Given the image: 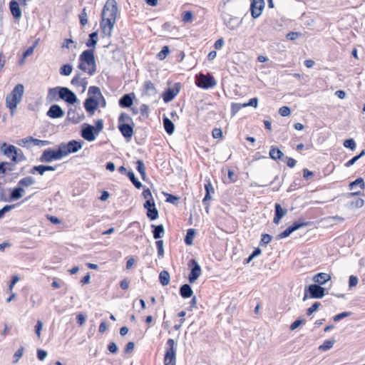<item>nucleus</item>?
<instances>
[{
	"instance_id": "58836bf2",
	"label": "nucleus",
	"mask_w": 365,
	"mask_h": 365,
	"mask_svg": "<svg viewBox=\"0 0 365 365\" xmlns=\"http://www.w3.org/2000/svg\"><path fill=\"white\" fill-rule=\"evenodd\" d=\"M88 94L91 96V95L96 96L97 98H101L105 102V98L103 96V94L100 90V88L97 86H90L88 88Z\"/></svg>"
},
{
	"instance_id": "4d7b16f0",
	"label": "nucleus",
	"mask_w": 365,
	"mask_h": 365,
	"mask_svg": "<svg viewBox=\"0 0 365 365\" xmlns=\"http://www.w3.org/2000/svg\"><path fill=\"white\" fill-rule=\"evenodd\" d=\"M35 172H38V174H40L41 175H43V173L46 172L44 165H39L34 166L32 168V169L31 170L30 173L31 174H35Z\"/></svg>"
},
{
	"instance_id": "4c0bfd02",
	"label": "nucleus",
	"mask_w": 365,
	"mask_h": 365,
	"mask_svg": "<svg viewBox=\"0 0 365 365\" xmlns=\"http://www.w3.org/2000/svg\"><path fill=\"white\" fill-rule=\"evenodd\" d=\"M196 233L195 229L190 228L187 230L184 242L187 245H192L193 244V238Z\"/></svg>"
},
{
	"instance_id": "9d476101",
	"label": "nucleus",
	"mask_w": 365,
	"mask_h": 365,
	"mask_svg": "<svg viewBox=\"0 0 365 365\" xmlns=\"http://www.w3.org/2000/svg\"><path fill=\"white\" fill-rule=\"evenodd\" d=\"M222 19L226 26L232 31L237 29L242 24V19L239 20L237 17L232 16L226 12L222 13Z\"/></svg>"
},
{
	"instance_id": "9b49d317",
	"label": "nucleus",
	"mask_w": 365,
	"mask_h": 365,
	"mask_svg": "<svg viewBox=\"0 0 365 365\" xmlns=\"http://www.w3.org/2000/svg\"><path fill=\"white\" fill-rule=\"evenodd\" d=\"M188 267L190 268V272L188 275L190 283H194L201 274V267L195 259H191L188 262Z\"/></svg>"
},
{
	"instance_id": "f03ea898",
	"label": "nucleus",
	"mask_w": 365,
	"mask_h": 365,
	"mask_svg": "<svg viewBox=\"0 0 365 365\" xmlns=\"http://www.w3.org/2000/svg\"><path fill=\"white\" fill-rule=\"evenodd\" d=\"M78 68L84 72H87L91 76L96 73V62L93 49H87L81 53L79 56Z\"/></svg>"
},
{
	"instance_id": "aec40b11",
	"label": "nucleus",
	"mask_w": 365,
	"mask_h": 365,
	"mask_svg": "<svg viewBox=\"0 0 365 365\" xmlns=\"http://www.w3.org/2000/svg\"><path fill=\"white\" fill-rule=\"evenodd\" d=\"M71 83L76 87H82V92H84L87 87L88 81L86 78H81V73H77L72 78Z\"/></svg>"
},
{
	"instance_id": "de8ad7c7",
	"label": "nucleus",
	"mask_w": 365,
	"mask_h": 365,
	"mask_svg": "<svg viewBox=\"0 0 365 365\" xmlns=\"http://www.w3.org/2000/svg\"><path fill=\"white\" fill-rule=\"evenodd\" d=\"M272 239V236L269 234H262L261 236V240L259 242L260 246L267 245Z\"/></svg>"
},
{
	"instance_id": "c9c22d12",
	"label": "nucleus",
	"mask_w": 365,
	"mask_h": 365,
	"mask_svg": "<svg viewBox=\"0 0 365 365\" xmlns=\"http://www.w3.org/2000/svg\"><path fill=\"white\" fill-rule=\"evenodd\" d=\"M312 224L310 221L302 222L301 220L294 222L289 227L293 232L304 227L310 226Z\"/></svg>"
},
{
	"instance_id": "1a4fd4ad",
	"label": "nucleus",
	"mask_w": 365,
	"mask_h": 365,
	"mask_svg": "<svg viewBox=\"0 0 365 365\" xmlns=\"http://www.w3.org/2000/svg\"><path fill=\"white\" fill-rule=\"evenodd\" d=\"M82 141L72 140L68 142L67 143H61L59 145L63 152V156L66 157L70 153H74L78 152L80 149L82 148Z\"/></svg>"
},
{
	"instance_id": "a19ab883",
	"label": "nucleus",
	"mask_w": 365,
	"mask_h": 365,
	"mask_svg": "<svg viewBox=\"0 0 365 365\" xmlns=\"http://www.w3.org/2000/svg\"><path fill=\"white\" fill-rule=\"evenodd\" d=\"M336 340L334 339L325 340L322 345L319 346V349L322 351H327L333 347Z\"/></svg>"
},
{
	"instance_id": "c756f323",
	"label": "nucleus",
	"mask_w": 365,
	"mask_h": 365,
	"mask_svg": "<svg viewBox=\"0 0 365 365\" xmlns=\"http://www.w3.org/2000/svg\"><path fill=\"white\" fill-rule=\"evenodd\" d=\"M134 96V94L132 93ZM133 104V98L131 94H125L119 100V106L122 108H129Z\"/></svg>"
},
{
	"instance_id": "4468645a",
	"label": "nucleus",
	"mask_w": 365,
	"mask_h": 365,
	"mask_svg": "<svg viewBox=\"0 0 365 365\" xmlns=\"http://www.w3.org/2000/svg\"><path fill=\"white\" fill-rule=\"evenodd\" d=\"M264 8V0H250V11L253 19L259 18Z\"/></svg>"
},
{
	"instance_id": "774afa93",
	"label": "nucleus",
	"mask_w": 365,
	"mask_h": 365,
	"mask_svg": "<svg viewBox=\"0 0 365 365\" xmlns=\"http://www.w3.org/2000/svg\"><path fill=\"white\" fill-rule=\"evenodd\" d=\"M212 137L215 139L222 138V131L220 128H215L212 132Z\"/></svg>"
},
{
	"instance_id": "6ab92c4d",
	"label": "nucleus",
	"mask_w": 365,
	"mask_h": 365,
	"mask_svg": "<svg viewBox=\"0 0 365 365\" xmlns=\"http://www.w3.org/2000/svg\"><path fill=\"white\" fill-rule=\"evenodd\" d=\"M46 115L51 118H60L64 115V111L60 106L53 104L49 108Z\"/></svg>"
},
{
	"instance_id": "13d9d810",
	"label": "nucleus",
	"mask_w": 365,
	"mask_h": 365,
	"mask_svg": "<svg viewBox=\"0 0 365 365\" xmlns=\"http://www.w3.org/2000/svg\"><path fill=\"white\" fill-rule=\"evenodd\" d=\"M321 306L320 302H315L312 304V305L307 309V314L308 316L312 315L314 312H316L319 307Z\"/></svg>"
},
{
	"instance_id": "09e8293b",
	"label": "nucleus",
	"mask_w": 365,
	"mask_h": 365,
	"mask_svg": "<svg viewBox=\"0 0 365 365\" xmlns=\"http://www.w3.org/2000/svg\"><path fill=\"white\" fill-rule=\"evenodd\" d=\"M61 47L66 48H70L71 47H73V48H76L77 42L73 41L71 38H66L64 40Z\"/></svg>"
},
{
	"instance_id": "7c9ffc66",
	"label": "nucleus",
	"mask_w": 365,
	"mask_h": 365,
	"mask_svg": "<svg viewBox=\"0 0 365 365\" xmlns=\"http://www.w3.org/2000/svg\"><path fill=\"white\" fill-rule=\"evenodd\" d=\"M205 195L202 200V203L204 205L208 206L207 201L211 199V192H214V188L210 182V181H207L206 184H205Z\"/></svg>"
},
{
	"instance_id": "a211bd4d",
	"label": "nucleus",
	"mask_w": 365,
	"mask_h": 365,
	"mask_svg": "<svg viewBox=\"0 0 365 365\" xmlns=\"http://www.w3.org/2000/svg\"><path fill=\"white\" fill-rule=\"evenodd\" d=\"M83 105L86 110L88 113L93 114L98 108L99 102L97 98H95L94 96H89L86 99Z\"/></svg>"
},
{
	"instance_id": "39448f33",
	"label": "nucleus",
	"mask_w": 365,
	"mask_h": 365,
	"mask_svg": "<svg viewBox=\"0 0 365 365\" xmlns=\"http://www.w3.org/2000/svg\"><path fill=\"white\" fill-rule=\"evenodd\" d=\"M167 346L168 348L166 349L164 356V364L175 365L177 344L173 339H168Z\"/></svg>"
},
{
	"instance_id": "79ce46f5",
	"label": "nucleus",
	"mask_w": 365,
	"mask_h": 365,
	"mask_svg": "<svg viewBox=\"0 0 365 365\" xmlns=\"http://www.w3.org/2000/svg\"><path fill=\"white\" fill-rule=\"evenodd\" d=\"M72 71H73L72 66L69 63H67V64L63 65L60 68L59 72H60L61 75L67 76H69L72 73Z\"/></svg>"
},
{
	"instance_id": "0eeeda50",
	"label": "nucleus",
	"mask_w": 365,
	"mask_h": 365,
	"mask_svg": "<svg viewBox=\"0 0 365 365\" xmlns=\"http://www.w3.org/2000/svg\"><path fill=\"white\" fill-rule=\"evenodd\" d=\"M63 158H64V156L59 145L57 150L48 148L43 150L39 160L42 163H51L53 160H60Z\"/></svg>"
},
{
	"instance_id": "c85d7f7f",
	"label": "nucleus",
	"mask_w": 365,
	"mask_h": 365,
	"mask_svg": "<svg viewBox=\"0 0 365 365\" xmlns=\"http://www.w3.org/2000/svg\"><path fill=\"white\" fill-rule=\"evenodd\" d=\"M180 294L182 298L187 299L192 297L193 291L188 284H184L180 287Z\"/></svg>"
},
{
	"instance_id": "864d4df0",
	"label": "nucleus",
	"mask_w": 365,
	"mask_h": 365,
	"mask_svg": "<svg viewBox=\"0 0 365 365\" xmlns=\"http://www.w3.org/2000/svg\"><path fill=\"white\" fill-rule=\"evenodd\" d=\"M242 108H245V106H244V103H232L231 105L232 115H235Z\"/></svg>"
},
{
	"instance_id": "f257e3e1",
	"label": "nucleus",
	"mask_w": 365,
	"mask_h": 365,
	"mask_svg": "<svg viewBox=\"0 0 365 365\" xmlns=\"http://www.w3.org/2000/svg\"><path fill=\"white\" fill-rule=\"evenodd\" d=\"M118 12L115 0H107L103 7L101 21V29L104 36H110L115 23Z\"/></svg>"
},
{
	"instance_id": "dca6fc26",
	"label": "nucleus",
	"mask_w": 365,
	"mask_h": 365,
	"mask_svg": "<svg viewBox=\"0 0 365 365\" xmlns=\"http://www.w3.org/2000/svg\"><path fill=\"white\" fill-rule=\"evenodd\" d=\"M216 85V81L213 76H207L202 74L200 79L197 80L196 86L203 89H209L213 88Z\"/></svg>"
},
{
	"instance_id": "a18cd8bd",
	"label": "nucleus",
	"mask_w": 365,
	"mask_h": 365,
	"mask_svg": "<svg viewBox=\"0 0 365 365\" xmlns=\"http://www.w3.org/2000/svg\"><path fill=\"white\" fill-rule=\"evenodd\" d=\"M80 24L81 26H85L88 23V14L86 13V8H83L81 13L78 15Z\"/></svg>"
},
{
	"instance_id": "c03bdc74",
	"label": "nucleus",
	"mask_w": 365,
	"mask_h": 365,
	"mask_svg": "<svg viewBox=\"0 0 365 365\" xmlns=\"http://www.w3.org/2000/svg\"><path fill=\"white\" fill-rule=\"evenodd\" d=\"M170 53V48L168 46H164L161 51L157 54V57L160 60H164Z\"/></svg>"
},
{
	"instance_id": "052dcab7",
	"label": "nucleus",
	"mask_w": 365,
	"mask_h": 365,
	"mask_svg": "<svg viewBox=\"0 0 365 365\" xmlns=\"http://www.w3.org/2000/svg\"><path fill=\"white\" fill-rule=\"evenodd\" d=\"M279 114L283 117H287L290 115L291 109L289 107L284 106L281 107L278 111Z\"/></svg>"
},
{
	"instance_id": "5701e85b",
	"label": "nucleus",
	"mask_w": 365,
	"mask_h": 365,
	"mask_svg": "<svg viewBox=\"0 0 365 365\" xmlns=\"http://www.w3.org/2000/svg\"><path fill=\"white\" fill-rule=\"evenodd\" d=\"M118 129L121 132L122 135L126 138H130L133 133V125L130 123L123 122L119 123Z\"/></svg>"
},
{
	"instance_id": "bb28decb",
	"label": "nucleus",
	"mask_w": 365,
	"mask_h": 365,
	"mask_svg": "<svg viewBox=\"0 0 365 365\" xmlns=\"http://www.w3.org/2000/svg\"><path fill=\"white\" fill-rule=\"evenodd\" d=\"M152 233L153 238L155 240H160L165 234V229L162 224L160 225H151Z\"/></svg>"
},
{
	"instance_id": "6e6552de",
	"label": "nucleus",
	"mask_w": 365,
	"mask_h": 365,
	"mask_svg": "<svg viewBox=\"0 0 365 365\" xmlns=\"http://www.w3.org/2000/svg\"><path fill=\"white\" fill-rule=\"evenodd\" d=\"M3 153L8 158H10L14 162H20L26 159L22 150L12 145L6 146L3 150Z\"/></svg>"
},
{
	"instance_id": "423d86ee",
	"label": "nucleus",
	"mask_w": 365,
	"mask_h": 365,
	"mask_svg": "<svg viewBox=\"0 0 365 365\" xmlns=\"http://www.w3.org/2000/svg\"><path fill=\"white\" fill-rule=\"evenodd\" d=\"M326 293V289L317 284H312L305 287L303 300L309 297L312 299H322Z\"/></svg>"
},
{
	"instance_id": "49530a36",
	"label": "nucleus",
	"mask_w": 365,
	"mask_h": 365,
	"mask_svg": "<svg viewBox=\"0 0 365 365\" xmlns=\"http://www.w3.org/2000/svg\"><path fill=\"white\" fill-rule=\"evenodd\" d=\"M292 232H294L293 230L289 226L285 230L277 235L275 238L277 240H279L289 237Z\"/></svg>"
},
{
	"instance_id": "a878e982",
	"label": "nucleus",
	"mask_w": 365,
	"mask_h": 365,
	"mask_svg": "<svg viewBox=\"0 0 365 365\" xmlns=\"http://www.w3.org/2000/svg\"><path fill=\"white\" fill-rule=\"evenodd\" d=\"M163 123L165 132L168 135H172L175 132V125L173 122L165 115L163 116Z\"/></svg>"
},
{
	"instance_id": "7ed1b4c3",
	"label": "nucleus",
	"mask_w": 365,
	"mask_h": 365,
	"mask_svg": "<svg viewBox=\"0 0 365 365\" xmlns=\"http://www.w3.org/2000/svg\"><path fill=\"white\" fill-rule=\"evenodd\" d=\"M138 190L143 187L142 192L143 197L145 200L143 207L146 210V215L151 220H155L159 217V212L155 207V202L149 188H146L139 180L138 184Z\"/></svg>"
},
{
	"instance_id": "bf43d9fd",
	"label": "nucleus",
	"mask_w": 365,
	"mask_h": 365,
	"mask_svg": "<svg viewBox=\"0 0 365 365\" xmlns=\"http://www.w3.org/2000/svg\"><path fill=\"white\" fill-rule=\"evenodd\" d=\"M24 351V348L21 346L14 354V364H16L19 361L20 358L23 356Z\"/></svg>"
},
{
	"instance_id": "f3484780",
	"label": "nucleus",
	"mask_w": 365,
	"mask_h": 365,
	"mask_svg": "<svg viewBox=\"0 0 365 365\" xmlns=\"http://www.w3.org/2000/svg\"><path fill=\"white\" fill-rule=\"evenodd\" d=\"M96 135L94 127L89 124H85L81 130V136L87 141L91 142L96 139Z\"/></svg>"
},
{
	"instance_id": "412c9836",
	"label": "nucleus",
	"mask_w": 365,
	"mask_h": 365,
	"mask_svg": "<svg viewBox=\"0 0 365 365\" xmlns=\"http://www.w3.org/2000/svg\"><path fill=\"white\" fill-rule=\"evenodd\" d=\"M269 157L275 161L281 160L284 161L285 157L282 151L277 146L272 145L269 152Z\"/></svg>"
},
{
	"instance_id": "4be33fe9",
	"label": "nucleus",
	"mask_w": 365,
	"mask_h": 365,
	"mask_svg": "<svg viewBox=\"0 0 365 365\" xmlns=\"http://www.w3.org/2000/svg\"><path fill=\"white\" fill-rule=\"evenodd\" d=\"M287 210L284 209L279 203H275L273 222L276 225L279 224L281 219L287 214Z\"/></svg>"
},
{
	"instance_id": "6e6d98bb",
	"label": "nucleus",
	"mask_w": 365,
	"mask_h": 365,
	"mask_svg": "<svg viewBox=\"0 0 365 365\" xmlns=\"http://www.w3.org/2000/svg\"><path fill=\"white\" fill-rule=\"evenodd\" d=\"M306 320L304 319H298L292 323V324L289 327V329L290 330L293 331L297 329L302 324H304Z\"/></svg>"
},
{
	"instance_id": "5fc2aeb1",
	"label": "nucleus",
	"mask_w": 365,
	"mask_h": 365,
	"mask_svg": "<svg viewBox=\"0 0 365 365\" xmlns=\"http://www.w3.org/2000/svg\"><path fill=\"white\" fill-rule=\"evenodd\" d=\"M364 204V200L360 197L350 202V206L351 207H355V208H360V207H363Z\"/></svg>"
},
{
	"instance_id": "20e7f679",
	"label": "nucleus",
	"mask_w": 365,
	"mask_h": 365,
	"mask_svg": "<svg viewBox=\"0 0 365 365\" xmlns=\"http://www.w3.org/2000/svg\"><path fill=\"white\" fill-rule=\"evenodd\" d=\"M24 92V87L22 84H17L12 91L6 96V105L10 110H13L21 102Z\"/></svg>"
},
{
	"instance_id": "393cba45",
	"label": "nucleus",
	"mask_w": 365,
	"mask_h": 365,
	"mask_svg": "<svg viewBox=\"0 0 365 365\" xmlns=\"http://www.w3.org/2000/svg\"><path fill=\"white\" fill-rule=\"evenodd\" d=\"M331 275L324 272H319L314 275L313 277V280L315 282V284L322 286L326 284L327 282L331 280Z\"/></svg>"
},
{
	"instance_id": "ddd939ff",
	"label": "nucleus",
	"mask_w": 365,
	"mask_h": 365,
	"mask_svg": "<svg viewBox=\"0 0 365 365\" xmlns=\"http://www.w3.org/2000/svg\"><path fill=\"white\" fill-rule=\"evenodd\" d=\"M181 88L180 83H175L173 88H168L163 93L162 97L165 103H169L173 101L175 97L179 93Z\"/></svg>"
},
{
	"instance_id": "0e129e2a",
	"label": "nucleus",
	"mask_w": 365,
	"mask_h": 365,
	"mask_svg": "<svg viewBox=\"0 0 365 365\" xmlns=\"http://www.w3.org/2000/svg\"><path fill=\"white\" fill-rule=\"evenodd\" d=\"M283 162L286 163L287 166L291 168L295 167V165L297 164L296 160H294L292 158L288 157V156L284 157Z\"/></svg>"
},
{
	"instance_id": "72a5a7b5",
	"label": "nucleus",
	"mask_w": 365,
	"mask_h": 365,
	"mask_svg": "<svg viewBox=\"0 0 365 365\" xmlns=\"http://www.w3.org/2000/svg\"><path fill=\"white\" fill-rule=\"evenodd\" d=\"M359 186L361 190L365 189V182L362 178H358L355 180L351 182L349 185V190H353Z\"/></svg>"
},
{
	"instance_id": "cd10ccee",
	"label": "nucleus",
	"mask_w": 365,
	"mask_h": 365,
	"mask_svg": "<svg viewBox=\"0 0 365 365\" xmlns=\"http://www.w3.org/2000/svg\"><path fill=\"white\" fill-rule=\"evenodd\" d=\"M21 140L24 144H28L29 143H32L34 144V145L40 146V147L46 146V145L50 144V142L48 140H38L37 138H34L31 136L23 138Z\"/></svg>"
},
{
	"instance_id": "ea45409f",
	"label": "nucleus",
	"mask_w": 365,
	"mask_h": 365,
	"mask_svg": "<svg viewBox=\"0 0 365 365\" xmlns=\"http://www.w3.org/2000/svg\"><path fill=\"white\" fill-rule=\"evenodd\" d=\"M34 183H35L34 178L31 176H27L26 178L21 179L19 181L18 185L21 186V187H29V186L34 185Z\"/></svg>"
},
{
	"instance_id": "8fccbe9b",
	"label": "nucleus",
	"mask_w": 365,
	"mask_h": 365,
	"mask_svg": "<svg viewBox=\"0 0 365 365\" xmlns=\"http://www.w3.org/2000/svg\"><path fill=\"white\" fill-rule=\"evenodd\" d=\"M344 146L346 148H349L351 150H354L356 149V145L353 138H349L344 141Z\"/></svg>"
},
{
	"instance_id": "69168bd1",
	"label": "nucleus",
	"mask_w": 365,
	"mask_h": 365,
	"mask_svg": "<svg viewBox=\"0 0 365 365\" xmlns=\"http://www.w3.org/2000/svg\"><path fill=\"white\" fill-rule=\"evenodd\" d=\"M103 128V121L102 119L98 120L96 123V125L94 127V131L98 135L100 131H101Z\"/></svg>"
},
{
	"instance_id": "473e14b6",
	"label": "nucleus",
	"mask_w": 365,
	"mask_h": 365,
	"mask_svg": "<svg viewBox=\"0 0 365 365\" xmlns=\"http://www.w3.org/2000/svg\"><path fill=\"white\" fill-rule=\"evenodd\" d=\"M24 193V189L19 185L11 190L10 198L11 200H19L23 196Z\"/></svg>"
},
{
	"instance_id": "2f4dec72",
	"label": "nucleus",
	"mask_w": 365,
	"mask_h": 365,
	"mask_svg": "<svg viewBox=\"0 0 365 365\" xmlns=\"http://www.w3.org/2000/svg\"><path fill=\"white\" fill-rule=\"evenodd\" d=\"M62 87L57 86L53 88H49L48 91V95L46 97L47 101L51 102L53 101H58V92H60V88Z\"/></svg>"
},
{
	"instance_id": "3c124183",
	"label": "nucleus",
	"mask_w": 365,
	"mask_h": 365,
	"mask_svg": "<svg viewBox=\"0 0 365 365\" xmlns=\"http://www.w3.org/2000/svg\"><path fill=\"white\" fill-rule=\"evenodd\" d=\"M192 19L193 14L191 11H184L182 14V20L185 23L192 21Z\"/></svg>"
},
{
	"instance_id": "b1692460",
	"label": "nucleus",
	"mask_w": 365,
	"mask_h": 365,
	"mask_svg": "<svg viewBox=\"0 0 365 365\" xmlns=\"http://www.w3.org/2000/svg\"><path fill=\"white\" fill-rule=\"evenodd\" d=\"M9 9L13 17L16 19H19L22 16L21 9L19 6V3L16 0H11L9 3Z\"/></svg>"
},
{
	"instance_id": "338daca9",
	"label": "nucleus",
	"mask_w": 365,
	"mask_h": 365,
	"mask_svg": "<svg viewBox=\"0 0 365 365\" xmlns=\"http://www.w3.org/2000/svg\"><path fill=\"white\" fill-rule=\"evenodd\" d=\"M258 106V98H252L249 100L247 103H244V106H252L254 108H257Z\"/></svg>"
},
{
	"instance_id": "37998d69",
	"label": "nucleus",
	"mask_w": 365,
	"mask_h": 365,
	"mask_svg": "<svg viewBox=\"0 0 365 365\" xmlns=\"http://www.w3.org/2000/svg\"><path fill=\"white\" fill-rule=\"evenodd\" d=\"M155 244L158 250V256L159 258H163L164 257L163 241L158 240L155 242Z\"/></svg>"
},
{
	"instance_id": "e433bc0d",
	"label": "nucleus",
	"mask_w": 365,
	"mask_h": 365,
	"mask_svg": "<svg viewBox=\"0 0 365 365\" xmlns=\"http://www.w3.org/2000/svg\"><path fill=\"white\" fill-rule=\"evenodd\" d=\"M170 279V274L166 270H163L159 274V281L163 286H166L169 284Z\"/></svg>"
},
{
	"instance_id": "f704fd0d",
	"label": "nucleus",
	"mask_w": 365,
	"mask_h": 365,
	"mask_svg": "<svg viewBox=\"0 0 365 365\" xmlns=\"http://www.w3.org/2000/svg\"><path fill=\"white\" fill-rule=\"evenodd\" d=\"M98 42V31L89 34V38L86 41V46L88 48H95Z\"/></svg>"
},
{
	"instance_id": "f8f14e48",
	"label": "nucleus",
	"mask_w": 365,
	"mask_h": 365,
	"mask_svg": "<svg viewBox=\"0 0 365 365\" xmlns=\"http://www.w3.org/2000/svg\"><path fill=\"white\" fill-rule=\"evenodd\" d=\"M58 98L65 101L69 104H74L78 101L75 93L67 87H62L60 88V92H58Z\"/></svg>"
},
{
	"instance_id": "603ef678",
	"label": "nucleus",
	"mask_w": 365,
	"mask_h": 365,
	"mask_svg": "<svg viewBox=\"0 0 365 365\" xmlns=\"http://www.w3.org/2000/svg\"><path fill=\"white\" fill-rule=\"evenodd\" d=\"M165 195L166 196L165 201L167 202H170L173 205H177L178 203V201H179L178 197H177L174 195H172V194H168V193H165Z\"/></svg>"
},
{
	"instance_id": "e2e57ef3",
	"label": "nucleus",
	"mask_w": 365,
	"mask_h": 365,
	"mask_svg": "<svg viewBox=\"0 0 365 365\" xmlns=\"http://www.w3.org/2000/svg\"><path fill=\"white\" fill-rule=\"evenodd\" d=\"M123 122H125L128 123H133L132 119L129 116V115H128L125 113H122L118 118V123H123ZM132 124L133 125V123H132Z\"/></svg>"
},
{
	"instance_id": "680f3d73",
	"label": "nucleus",
	"mask_w": 365,
	"mask_h": 365,
	"mask_svg": "<svg viewBox=\"0 0 365 365\" xmlns=\"http://www.w3.org/2000/svg\"><path fill=\"white\" fill-rule=\"evenodd\" d=\"M351 312H343L341 313H339V314L335 315L333 317V320L334 322H339L345 317L351 316Z\"/></svg>"
},
{
	"instance_id": "2eb2a0df",
	"label": "nucleus",
	"mask_w": 365,
	"mask_h": 365,
	"mask_svg": "<svg viewBox=\"0 0 365 365\" xmlns=\"http://www.w3.org/2000/svg\"><path fill=\"white\" fill-rule=\"evenodd\" d=\"M157 89L151 81L144 82L142 88V96H148L154 98V101H157Z\"/></svg>"
}]
</instances>
